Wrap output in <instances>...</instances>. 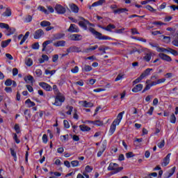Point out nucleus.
I'll use <instances>...</instances> for the list:
<instances>
[{"mask_svg": "<svg viewBox=\"0 0 178 178\" xmlns=\"http://www.w3.org/2000/svg\"><path fill=\"white\" fill-rule=\"evenodd\" d=\"M38 10H40V12H43L44 15H49V12L42 6H39Z\"/></svg>", "mask_w": 178, "mask_h": 178, "instance_id": "7c9ffc66", "label": "nucleus"}, {"mask_svg": "<svg viewBox=\"0 0 178 178\" xmlns=\"http://www.w3.org/2000/svg\"><path fill=\"white\" fill-rule=\"evenodd\" d=\"M106 1L105 0H99L92 4V7H97V6H102L104 3H105Z\"/></svg>", "mask_w": 178, "mask_h": 178, "instance_id": "5701e85b", "label": "nucleus"}, {"mask_svg": "<svg viewBox=\"0 0 178 178\" xmlns=\"http://www.w3.org/2000/svg\"><path fill=\"white\" fill-rule=\"evenodd\" d=\"M105 149H106V143H104V144L102 145V151H99L97 153V156H102V154H104V151H105Z\"/></svg>", "mask_w": 178, "mask_h": 178, "instance_id": "72a5a7b5", "label": "nucleus"}, {"mask_svg": "<svg viewBox=\"0 0 178 178\" xmlns=\"http://www.w3.org/2000/svg\"><path fill=\"white\" fill-rule=\"evenodd\" d=\"M68 111L66 112L67 115H72V112H73V106H68L67 107Z\"/></svg>", "mask_w": 178, "mask_h": 178, "instance_id": "680f3d73", "label": "nucleus"}, {"mask_svg": "<svg viewBox=\"0 0 178 178\" xmlns=\"http://www.w3.org/2000/svg\"><path fill=\"white\" fill-rule=\"evenodd\" d=\"M54 47H65L66 41L65 40H58L53 44Z\"/></svg>", "mask_w": 178, "mask_h": 178, "instance_id": "2eb2a0df", "label": "nucleus"}, {"mask_svg": "<svg viewBox=\"0 0 178 178\" xmlns=\"http://www.w3.org/2000/svg\"><path fill=\"white\" fill-rule=\"evenodd\" d=\"M154 86H155V85H154V81H152L151 83H147L142 92L144 93L145 91H148V90H149L151 87Z\"/></svg>", "mask_w": 178, "mask_h": 178, "instance_id": "473e14b6", "label": "nucleus"}, {"mask_svg": "<svg viewBox=\"0 0 178 178\" xmlns=\"http://www.w3.org/2000/svg\"><path fill=\"white\" fill-rule=\"evenodd\" d=\"M12 85V80L11 79H7L5 81V86H7L8 87Z\"/></svg>", "mask_w": 178, "mask_h": 178, "instance_id": "774afa93", "label": "nucleus"}, {"mask_svg": "<svg viewBox=\"0 0 178 178\" xmlns=\"http://www.w3.org/2000/svg\"><path fill=\"white\" fill-rule=\"evenodd\" d=\"M29 35H30V32L27 31L24 36L22 38L21 42H19V45H23V44H24V42H26V40H27V38H29Z\"/></svg>", "mask_w": 178, "mask_h": 178, "instance_id": "a878e982", "label": "nucleus"}, {"mask_svg": "<svg viewBox=\"0 0 178 178\" xmlns=\"http://www.w3.org/2000/svg\"><path fill=\"white\" fill-rule=\"evenodd\" d=\"M113 13L115 15L118 14L120 15V13H124L125 12H129V10L127 8H118L116 10H114Z\"/></svg>", "mask_w": 178, "mask_h": 178, "instance_id": "412c9836", "label": "nucleus"}, {"mask_svg": "<svg viewBox=\"0 0 178 178\" xmlns=\"http://www.w3.org/2000/svg\"><path fill=\"white\" fill-rule=\"evenodd\" d=\"M42 35H44V31L39 29L35 32L33 37L35 40H38V38H41Z\"/></svg>", "mask_w": 178, "mask_h": 178, "instance_id": "1a4fd4ad", "label": "nucleus"}, {"mask_svg": "<svg viewBox=\"0 0 178 178\" xmlns=\"http://www.w3.org/2000/svg\"><path fill=\"white\" fill-rule=\"evenodd\" d=\"M79 104L83 108H92L94 106V103L86 100L79 102Z\"/></svg>", "mask_w": 178, "mask_h": 178, "instance_id": "20e7f679", "label": "nucleus"}, {"mask_svg": "<svg viewBox=\"0 0 178 178\" xmlns=\"http://www.w3.org/2000/svg\"><path fill=\"white\" fill-rule=\"evenodd\" d=\"M123 77H124V74H119L115 79V81H120V80H123Z\"/></svg>", "mask_w": 178, "mask_h": 178, "instance_id": "de8ad7c7", "label": "nucleus"}, {"mask_svg": "<svg viewBox=\"0 0 178 178\" xmlns=\"http://www.w3.org/2000/svg\"><path fill=\"white\" fill-rule=\"evenodd\" d=\"M89 30L90 33L93 34V35H95L96 38H98V40H99V38H101V37L102 36V33L95 31V29H94L93 28H90Z\"/></svg>", "mask_w": 178, "mask_h": 178, "instance_id": "4468645a", "label": "nucleus"}, {"mask_svg": "<svg viewBox=\"0 0 178 178\" xmlns=\"http://www.w3.org/2000/svg\"><path fill=\"white\" fill-rule=\"evenodd\" d=\"M131 33L133 35H136V34H140V33L138 32V31H137V29L136 28L131 29Z\"/></svg>", "mask_w": 178, "mask_h": 178, "instance_id": "052dcab7", "label": "nucleus"}, {"mask_svg": "<svg viewBox=\"0 0 178 178\" xmlns=\"http://www.w3.org/2000/svg\"><path fill=\"white\" fill-rule=\"evenodd\" d=\"M71 165H72V168H77V166H79V165H80V163L79 162V161L75 160V161H71Z\"/></svg>", "mask_w": 178, "mask_h": 178, "instance_id": "79ce46f5", "label": "nucleus"}, {"mask_svg": "<svg viewBox=\"0 0 178 178\" xmlns=\"http://www.w3.org/2000/svg\"><path fill=\"white\" fill-rule=\"evenodd\" d=\"M70 38L72 41H80V40H83V36H81V35H79V34H72V35H70Z\"/></svg>", "mask_w": 178, "mask_h": 178, "instance_id": "9d476101", "label": "nucleus"}, {"mask_svg": "<svg viewBox=\"0 0 178 178\" xmlns=\"http://www.w3.org/2000/svg\"><path fill=\"white\" fill-rule=\"evenodd\" d=\"M170 123L175 124L176 123V116L175 114L171 115L170 118Z\"/></svg>", "mask_w": 178, "mask_h": 178, "instance_id": "603ef678", "label": "nucleus"}, {"mask_svg": "<svg viewBox=\"0 0 178 178\" xmlns=\"http://www.w3.org/2000/svg\"><path fill=\"white\" fill-rule=\"evenodd\" d=\"M157 52H168V49H165L163 47H157L156 49Z\"/></svg>", "mask_w": 178, "mask_h": 178, "instance_id": "864d4df0", "label": "nucleus"}, {"mask_svg": "<svg viewBox=\"0 0 178 178\" xmlns=\"http://www.w3.org/2000/svg\"><path fill=\"white\" fill-rule=\"evenodd\" d=\"M25 64L29 67L33 66V60L30 58H26L25 59Z\"/></svg>", "mask_w": 178, "mask_h": 178, "instance_id": "c9c22d12", "label": "nucleus"}, {"mask_svg": "<svg viewBox=\"0 0 178 178\" xmlns=\"http://www.w3.org/2000/svg\"><path fill=\"white\" fill-rule=\"evenodd\" d=\"M143 87H144V86L141 83H139V84L135 86L132 88L131 91H132V92H138L141 91V90H143Z\"/></svg>", "mask_w": 178, "mask_h": 178, "instance_id": "ddd939ff", "label": "nucleus"}, {"mask_svg": "<svg viewBox=\"0 0 178 178\" xmlns=\"http://www.w3.org/2000/svg\"><path fill=\"white\" fill-rule=\"evenodd\" d=\"M79 129L81 131H90V130H91V128H90L88 126H86V124L80 125Z\"/></svg>", "mask_w": 178, "mask_h": 178, "instance_id": "cd10ccee", "label": "nucleus"}, {"mask_svg": "<svg viewBox=\"0 0 178 178\" xmlns=\"http://www.w3.org/2000/svg\"><path fill=\"white\" fill-rule=\"evenodd\" d=\"M168 52H169L170 54H171L174 56H178L177 51H176V50H175L173 49L168 48Z\"/></svg>", "mask_w": 178, "mask_h": 178, "instance_id": "ea45409f", "label": "nucleus"}, {"mask_svg": "<svg viewBox=\"0 0 178 178\" xmlns=\"http://www.w3.org/2000/svg\"><path fill=\"white\" fill-rule=\"evenodd\" d=\"M67 52L70 54V52H80V49L77 47H71L67 49Z\"/></svg>", "mask_w": 178, "mask_h": 178, "instance_id": "4be33fe9", "label": "nucleus"}, {"mask_svg": "<svg viewBox=\"0 0 178 178\" xmlns=\"http://www.w3.org/2000/svg\"><path fill=\"white\" fill-rule=\"evenodd\" d=\"M24 113L26 120L29 119V118H31V115L30 114L29 110H25Z\"/></svg>", "mask_w": 178, "mask_h": 178, "instance_id": "6e6d98bb", "label": "nucleus"}, {"mask_svg": "<svg viewBox=\"0 0 178 178\" xmlns=\"http://www.w3.org/2000/svg\"><path fill=\"white\" fill-rule=\"evenodd\" d=\"M79 68L78 66H75L74 68H72L71 70V72L74 74H76V73H79Z\"/></svg>", "mask_w": 178, "mask_h": 178, "instance_id": "5fc2aeb1", "label": "nucleus"}, {"mask_svg": "<svg viewBox=\"0 0 178 178\" xmlns=\"http://www.w3.org/2000/svg\"><path fill=\"white\" fill-rule=\"evenodd\" d=\"M53 41L54 40H47V41L44 42L42 43V51L44 52V51H45V49H47V46L49 45V44H52Z\"/></svg>", "mask_w": 178, "mask_h": 178, "instance_id": "c756f323", "label": "nucleus"}, {"mask_svg": "<svg viewBox=\"0 0 178 178\" xmlns=\"http://www.w3.org/2000/svg\"><path fill=\"white\" fill-rule=\"evenodd\" d=\"M8 31L9 33L8 35H11V34H15V32L16 31V29L9 27V29L8 30Z\"/></svg>", "mask_w": 178, "mask_h": 178, "instance_id": "4d7b16f0", "label": "nucleus"}, {"mask_svg": "<svg viewBox=\"0 0 178 178\" xmlns=\"http://www.w3.org/2000/svg\"><path fill=\"white\" fill-rule=\"evenodd\" d=\"M151 72H152V68H147L142 73V74H140V76L142 78L146 79V77H148V76L151 74Z\"/></svg>", "mask_w": 178, "mask_h": 178, "instance_id": "f8f14e48", "label": "nucleus"}, {"mask_svg": "<svg viewBox=\"0 0 178 178\" xmlns=\"http://www.w3.org/2000/svg\"><path fill=\"white\" fill-rule=\"evenodd\" d=\"M170 155L172 154L169 153L163 160V162L161 163L162 166H168L169 165V163L170 162Z\"/></svg>", "mask_w": 178, "mask_h": 178, "instance_id": "6e6552de", "label": "nucleus"}, {"mask_svg": "<svg viewBox=\"0 0 178 178\" xmlns=\"http://www.w3.org/2000/svg\"><path fill=\"white\" fill-rule=\"evenodd\" d=\"M60 139L61 140V141H67V140H69V135H63V136H60Z\"/></svg>", "mask_w": 178, "mask_h": 178, "instance_id": "3c124183", "label": "nucleus"}, {"mask_svg": "<svg viewBox=\"0 0 178 178\" xmlns=\"http://www.w3.org/2000/svg\"><path fill=\"white\" fill-rule=\"evenodd\" d=\"M32 20H33V17H31V15H28L25 18L26 23H30V22H31Z\"/></svg>", "mask_w": 178, "mask_h": 178, "instance_id": "e2e57ef3", "label": "nucleus"}, {"mask_svg": "<svg viewBox=\"0 0 178 178\" xmlns=\"http://www.w3.org/2000/svg\"><path fill=\"white\" fill-rule=\"evenodd\" d=\"M84 172H86V173H91V172H92V168L90 165H86Z\"/></svg>", "mask_w": 178, "mask_h": 178, "instance_id": "8fccbe9b", "label": "nucleus"}, {"mask_svg": "<svg viewBox=\"0 0 178 178\" xmlns=\"http://www.w3.org/2000/svg\"><path fill=\"white\" fill-rule=\"evenodd\" d=\"M47 8L48 10L47 12H49V13H54V12H55V10L51 6H47Z\"/></svg>", "mask_w": 178, "mask_h": 178, "instance_id": "0e129e2a", "label": "nucleus"}, {"mask_svg": "<svg viewBox=\"0 0 178 178\" xmlns=\"http://www.w3.org/2000/svg\"><path fill=\"white\" fill-rule=\"evenodd\" d=\"M97 48H98V45H95L93 47H90L85 49V52L86 54H88V52H91V51H95V49H97Z\"/></svg>", "mask_w": 178, "mask_h": 178, "instance_id": "f704fd0d", "label": "nucleus"}, {"mask_svg": "<svg viewBox=\"0 0 178 178\" xmlns=\"http://www.w3.org/2000/svg\"><path fill=\"white\" fill-rule=\"evenodd\" d=\"M25 104L27 105L28 108L35 106V103H34V102H32L30 99H26L25 101Z\"/></svg>", "mask_w": 178, "mask_h": 178, "instance_id": "c85d7f7f", "label": "nucleus"}, {"mask_svg": "<svg viewBox=\"0 0 178 178\" xmlns=\"http://www.w3.org/2000/svg\"><path fill=\"white\" fill-rule=\"evenodd\" d=\"M10 150L12 156H13L14 158L15 162H16V161H17V155L16 154V152H15V149H13V148H10Z\"/></svg>", "mask_w": 178, "mask_h": 178, "instance_id": "e433bc0d", "label": "nucleus"}, {"mask_svg": "<svg viewBox=\"0 0 178 178\" xmlns=\"http://www.w3.org/2000/svg\"><path fill=\"white\" fill-rule=\"evenodd\" d=\"M67 31H69V33H79L80 29H79V27L76 24H71Z\"/></svg>", "mask_w": 178, "mask_h": 178, "instance_id": "423d86ee", "label": "nucleus"}, {"mask_svg": "<svg viewBox=\"0 0 178 178\" xmlns=\"http://www.w3.org/2000/svg\"><path fill=\"white\" fill-rule=\"evenodd\" d=\"M103 30L106 31H112L114 29H116V26L113 24H108L106 27H102Z\"/></svg>", "mask_w": 178, "mask_h": 178, "instance_id": "bb28decb", "label": "nucleus"}, {"mask_svg": "<svg viewBox=\"0 0 178 178\" xmlns=\"http://www.w3.org/2000/svg\"><path fill=\"white\" fill-rule=\"evenodd\" d=\"M13 138L15 141L16 144H20V140L17 138V134H13Z\"/></svg>", "mask_w": 178, "mask_h": 178, "instance_id": "a18cd8bd", "label": "nucleus"}, {"mask_svg": "<svg viewBox=\"0 0 178 178\" xmlns=\"http://www.w3.org/2000/svg\"><path fill=\"white\" fill-rule=\"evenodd\" d=\"M142 80H144V78L140 75L138 79L133 81V85L134 86L138 84V83H141Z\"/></svg>", "mask_w": 178, "mask_h": 178, "instance_id": "4c0bfd02", "label": "nucleus"}, {"mask_svg": "<svg viewBox=\"0 0 178 178\" xmlns=\"http://www.w3.org/2000/svg\"><path fill=\"white\" fill-rule=\"evenodd\" d=\"M2 16H3V17H10V16H12V10L10 8L8 7L6 11L2 14Z\"/></svg>", "mask_w": 178, "mask_h": 178, "instance_id": "a211bd4d", "label": "nucleus"}, {"mask_svg": "<svg viewBox=\"0 0 178 178\" xmlns=\"http://www.w3.org/2000/svg\"><path fill=\"white\" fill-rule=\"evenodd\" d=\"M81 69H82V72H91V70H92V67H91V65H84Z\"/></svg>", "mask_w": 178, "mask_h": 178, "instance_id": "b1692460", "label": "nucleus"}, {"mask_svg": "<svg viewBox=\"0 0 178 178\" xmlns=\"http://www.w3.org/2000/svg\"><path fill=\"white\" fill-rule=\"evenodd\" d=\"M40 26L42 27H48V26H51V22H49L48 21H42L40 22Z\"/></svg>", "mask_w": 178, "mask_h": 178, "instance_id": "58836bf2", "label": "nucleus"}, {"mask_svg": "<svg viewBox=\"0 0 178 178\" xmlns=\"http://www.w3.org/2000/svg\"><path fill=\"white\" fill-rule=\"evenodd\" d=\"M162 37L163 38V42L165 44H169V42H170V36L163 35Z\"/></svg>", "mask_w": 178, "mask_h": 178, "instance_id": "49530a36", "label": "nucleus"}, {"mask_svg": "<svg viewBox=\"0 0 178 178\" xmlns=\"http://www.w3.org/2000/svg\"><path fill=\"white\" fill-rule=\"evenodd\" d=\"M51 175H54V177H60L62 176V174L59 172H50Z\"/></svg>", "mask_w": 178, "mask_h": 178, "instance_id": "37998d69", "label": "nucleus"}, {"mask_svg": "<svg viewBox=\"0 0 178 178\" xmlns=\"http://www.w3.org/2000/svg\"><path fill=\"white\" fill-rule=\"evenodd\" d=\"M56 97L57 98H58V101L61 102V104H63V102H65V96L62 95H58Z\"/></svg>", "mask_w": 178, "mask_h": 178, "instance_id": "c03bdc74", "label": "nucleus"}, {"mask_svg": "<svg viewBox=\"0 0 178 178\" xmlns=\"http://www.w3.org/2000/svg\"><path fill=\"white\" fill-rule=\"evenodd\" d=\"M69 6L72 12H73L74 13H79V6H76V4L71 3L69 5Z\"/></svg>", "mask_w": 178, "mask_h": 178, "instance_id": "aec40b11", "label": "nucleus"}, {"mask_svg": "<svg viewBox=\"0 0 178 178\" xmlns=\"http://www.w3.org/2000/svg\"><path fill=\"white\" fill-rule=\"evenodd\" d=\"M108 170H115L113 173V175L116 173H119V172H122L123 170V167H119V165L115 163H111L108 167Z\"/></svg>", "mask_w": 178, "mask_h": 178, "instance_id": "f03ea898", "label": "nucleus"}, {"mask_svg": "<svg viewBox=\"0 0 178 178\" xmlns=\"http://www.w3.org/2000/svg\"><path fill=\"white\" fill-rule=\"evenodd\" d=\"M159 148H163L165 147V140H161L160 143L158 144Z\"/></svg>", "mask_w": 178, "mask_h": 178, "instance_id": "338daca9", "label": "nucleus"}, {"mask_svg": "<svg viewBox=\"0 0 178 178\" xmlns=\"http://www.w3.org/2000/svg\"><path fill=\"white\" fill-rule=\"evenodd\" d=\"M0 28L6 29V30H9V24L0 22Z\"/></svg>", "mask_w": 178, "mask_h": 178, "instance_id": "a19ab883", "label": "nucleus"}, {"mask_svg": "<svg viewBox=\"0 0 178 178\" xmlns=\"http://www.w3.org/2000/svg\"><path fill=\"white\" fill-rule=\"evenodd\" d=\"M54 9L58 15H63L64 13H66V8L60 4H56Z\"/></svg>", "mask_w": 178, "mask_h": 178, "instance_id": "7ed1b4c3", "label": "nucleus"}, {"mask_svg": "<svg viewBox=\"0 0 178 178\" xmlns=\"http://www.w3.org/2000/svg\"><path fill=\"white\" fill-rule=\"evenodd\" d=\"M65 37V33H56L53 35L52 40L53 41H55V40H60Z\"/></svg>", "mask_w": 178, "mask_h": 178, "instance_id": "f3484780", "label": "nucleus"}, {"mask_svg": "<svg viewBox=\"0 0 178 178\" xmlns=\"http://www.w3.org/2000/svg\"><path fill=\"white\" fill-rule=\"evenodd\" d=\"M17 134H19L20 133V127L18 124H16L14 127Z\"/></svg>", "mask_w": 178, "mask_h": 178, "instance_id": "13d9d810", "label": "nucleus"}, {"mask_svg": "<svg viewBox=\"0 0 178 178\" xmlns=\"http://www.w3.org/2000/svg\"><path fill=\"white\" fill-rule=\"evenodd\" d=\"M53 104H54L56 106H60V105H62L61 102L59 101V99L57 97V96L56 97L55 102Z\"/></svg>", "mask_w": 178, "mask_h": 178, "instance_id": "09e8293b", "label": "nucleus"}, {"mask_svg": "<svg viewBox=\"0 0 178 178\" xmlns=\"http://www.w3.org/2000/svg\"><path fill=\"white\" fill-rule=\"evenodd\" d=\"M39 86L43 88V90H45L46 91H52V86L49 84L44 83V82H40L39 83Z\"/></svg>", "mask_w": 178, "mask_h": 178, "instance_id": "39448f33", "label": "nucleus"}, {"mask_svg": "<svg viewBox=\"0 0 178 178\" xmlns=\"http://www.w3.org/2000/svg\"><path fill=\"white\" fill-rule=\"evenodd\" d=\"M146 9H147V10H149V12H156V10H155L154 8H152V6L147 5L146 6Z\"/></svg>", "mask_w": 178, "mask_h": 178, "instance_id": "bf43d9fd", "label": "nucleus"}, {"mask_svg": "<svg viewBox=\"0 0 178 178\" xmlns=\"http://www.w3.org/2000/svg\"><path fill=\"white\" fill-rule=\"evenodd\" d=\"M154 107L151 106L150 108L147 112V115H149V116H152V113H154Z\"/></svg>", "mask_w": 178, "mask_h": 178, "instance_id": "69168bd1", "label": "nucleus"}, {"mask_svg": "<svg viewBox=\"0 0 178 178\" xmlns=\"http://www.w3.org/2000/svg\"><path fill=\"white\" fill-rule=\"evenodd\" d=\"M159 56L162 59V60H165V62H172V58L163 53H160Z\"/></svg>", "mask_w": 178, "mask_h": 178, "instance_id": "0eeeda50", "label": "nucleus"}, {"mask_svg": "<svg viewBox=\"0 0 178 178\" xmlns=\"http://www.w3.org/2000/svg\"><path fill=\"white\" fill-rule=\"evenodd\" d=\"M166 81V79L163 78V79H157L155 81H153V84L154 86H158V84H162V83H165Z\"/></svg>", "mask_w": 178, "mask_h": 178, "instance_id": "2f4dec72", "label": "nucleus"}, {"mask_svg": "<svg viewBox=\"0 0 178 178\" xmlns=\"http://www.w3.org/2000/svg\"><path fill=\"white\" fill-rule=\"evenodd\" d=\"M123 115H124V111L120 113L118 115L117 118L112 122L109 129L110 134H113V133H115L116 131V126H119L123 119Z\"/></svg>", "mask_w": 178, "mask_h": 178, "instance_id": "f257e3e1", "label": "nucleus"}, {"mask_svg": "<svg viewBox=\"0 0 178 178\" xmlns=\"http://www.w3.org/2000/svg\"><path fill=\"white\" fill-rule=\"evenodd\" d=\"M81 20L82 21L79 22V26H80V27H83V29H86V27H87V24H88V21L86 20L83 17L81 18Z\"/></svg>", "mask_w": 178, "mask_h": 178, "instance_id": "6ab92c4d", "label": "nucleus"}, {"mask_svg": "<svg viewBox=\"0 0 178 178\" xmlns=\"http://www.w3.org/2000/svg\"><path fill=\"white\" fill-rule=\"evenodd\" d=\"M24 81H26V83H27L28 84H29V83H31V84H32V86H33V83H34V77H33V76H31V75H28V76H25V77L24 78Z\"/></svg>", "mask_w": 178, "mask_h": 178, "instance_id": "dca6fc26", "label": "nucleus"}, {"mask_svg": "<svg viewBox=\"0 0 178 178\" xmlns=\"http://www.w3.org/2000/svg\"><path fill=\"white\" fill-rule=\"evenodd\" d=\"M152 57V52L149 51V53L145 54V56L143 57V59L146 62H149V60H151Z\"/></svg>", "mask_w": 178, "mask_h": 178, "instance_id": "393cba45", "label": "nucleus"}, {"mask_svg": "<svg viewBox=\"0 0 178 178\" xmlns=\"http://www.w3.org/2000/svg\"><path fill=\"white\" fill-rule=\"evenodd\" d=\"M175 172H176V167L172 168L166 174H165L164 178H170L175 175Z\"/></svg>", "mask_w": 178, "mask_h": 178, "instance_id": "9b49d317", "label": "nucleus"}]
</instances>
